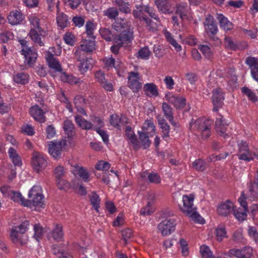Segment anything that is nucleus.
I'll use <instances>...</instances> for the list:
<instances>
[{
    "label": "nucleus",
    "mask_w": 258,
    "mask_h": 258,
    "mask_svg": "<svg viewBox=\"0 0 258 258\" xmlns=\"http://www.w3.org/2000/svg\"><path fill=\"white\" fill-rule=\"evenodd\" d=\"M114 29L119 34L115 35L114 43L122 45L131 43L134 38L133 31L131 24L123 20H117L112 25Z\"/></svg>",
    "instance_id": "f257e3e1"
},
{
    "label": "nucleus",
    "mask_w": 258,
    "mask_h": 258,
    "mask_svg": "<svg viewBox=\"0 0 258 258\" xmlns=\"http://www.w3.org/2000/svg\"><path fill=\"white\" fill-rule=\"evenodd\" d=\"M28 197L25 202V207L32 208V207L45 208L44 196L43 194L41 186L34 185L29 190Z\"/></svg>",
    "instance_id": "f03ea898"
},
{
    "label": "nucleus",
    "mask_w": 258,
    "mask_h": 258,
    "mask_svg": "<svg viewBox=\"0 0 258 258\" xmlns=\"http://www.w3.org/2000/svg\"><path fill=\"white\" fill-rule=\"evenodd\" d=\"M18 41L23 47L21 53L24 56L25 62L29 67H32L36 62L37 57V52L28 47V42L26 40L19 39Z\"/></svg>",
    "instance_id": "7ed1b4c3"
},
{
    "label": "nucleus",
    "mask_w": 258,
    "mask_h": 258,
    "mask_svg": "<svg viewBox=\"0 0 258 258\" xmlns=\"http://www.w3.org/2000/svg\"><path fill=\"white\" fill-rule=\"evenodd\" d=\"M29 225V221L25 220L22 222L19 226H14L12 227L10 233V238L14 243H21V245L23 244L21 240V236L26 232Z\"/></svg>",
    "instance_id": "20e7f679"
},
{
    "label": "nucleus",
    "mask_w": 258,
    "mask_h": 258,
    "mask_svg": "<svg viewBox=\"0 0 258 258\" xmlns=\"http://www.w3.org/2000/svg\"><path fill=\"white\" fill-rule=\"evenodd\" d=\"M31 164L34 170L39 173L45 169L47 161L43 154L34 151L32 153Z\"/></svg>",
    "instance_id": "39448f33"
},
{
    "label": "nucleus",
    "mask_w": 258,
    "mask_h": 258,
    "mask_svg": "<svg viewBox=\"0 0 258 258\" xmlns=\"http://www.w3.org/2000/svg\"><path fill=\"white\" fill-rule=\"evenodd\" d=\"M176 226L174 219H166L158 224L157 229L163 236H168L175 231Z\"/></svg>",
    "instance_id": "423d86ee"
},
{
    "label": "nucleus",
    "mask_w": 258,
    "mask_h": 258,
    "mask_svg": "<svg viewBox=\"0 0 258 258\" xmlns=\"http://www.w3.org/2000/svg\"><path fill=\"white\" fill-rule=\"evenodd\" d=\"M204 24L205 32L210 38L214 41L219 42V39L215 36L217 33L218 29L213 17L211 15H209L206 17Z\"/></svg>",
    "instance_id": "0eeeda50"
},
{
    "label": "nucleus",
    "mask_w": 258,
    "mask_h": 258,
    "mask_svg": "<svg viewBox=\"0 0 258 258\" xmlns=\"http://www.w3.org/2000/svg\"><path fill=\"white\" fill-rule=\"evenodd\" d=\"M67 145V141L64 140L59 141L54 140L49 144L48 152L50 155L55 159H59L61 156L62 148Z\"/></svg>",
    "instance_id": "6e6552de"
},
{
    "label": "nucleus",
    "mask_w": 258,
    "mask_h": 258,
    "mask_svg": "<svg viewBox=\"0 0 258 258\" xmlns=\"http://www.w3.org/2000/svg\"><path fill=\"white\" fill-rule=\"evenodd\" d=\"M46 111L37 104L31 106L29 109V113L35 121L42 123L46 121Z\"/></svg>",
    "instance_id": "1a4fd4ad"
},
{
    "label": "nucleus",
    "mask_w": 258,
    "mask_h": 258,
    "mask_svg": "<svg viewBox=\"0 0 258 258\" xmlns=\"http://www.w3.org/2000/svg\"><path fill=\"white\" fill-rule=\"evenodd\" d=\"M228 124L229 123L221 114H217L215 121L216 131L219 136L226 139L229 137L228 135L226 133Z\"/></svg>",
    "instance_id": "9d476101"
},
{
    "label": "nucleus",
    "mask_w": 258,
    "mask_h": 258,
    "mask_svg": "<svg viewBox=\"0 0 258 258\" xmlns=\"http://www.w3.org/2000/svg\"><path fill=\"white\" fill-rule=\"evenodd\" d=\"M166 99L177 109H183L186 104V99L185 97L176 95L172 92H169L165 95Z\"/></svg>",
    "instance_id": "9b49d317"
},
{
    "label": "nucleus",
    "mask_w": 258,
    "mask_h": 258,
    "mask_svg": "<svg viewBox=\"0 0 258 258\" xmlns=\"http://www.w3.org/2000/svg\"><path fill=\"white\" fill-rule=\"evenodd\" d=\"M29 21L30 23V29H34L39 32L41 36H45L47 35V27L43 21L36 16H31Z\"/></svg>",
    "instance_id": "f8f14e48"
},
{
    "label": "nucleus",
    "mask_w": 258,
    "mask_h": 258,
    "mask_svg": "<svg viewBox=\"0 0 258 258\" xmlns=\"http://www.w3.org/2000/svg\"><path fill=\"white\" fill-rule=\"evenodd\" d=\"M139 73L131 72L128 76V87L134 93H137L142 88V83L140 81Z\"/></svg>",
    "instance_id": "ddd939ff"
},
{
    "label": "nucleus",
    "mask_w": 258,
    "mask_h": 258,
    "mask_svg": "<svg viewBox=\"0 0 258 258\" xmlns=\"http://www.w3.org/2000/svg\"><path fill=\"white\" fill-rule=\"evenodd\" d=\"M239 150L237 154L239 160L249 162L252 160V152L249 150L247 144L241 141L238 145Z\"/></svg>",
    "instance_id": "4468645a"
},
{
    "label": "nucleus",
    "mask_w": 258,
    "mask_h": 258,
    "mask_svg": "<svg viewBox=\"0 0 258 258\" xmlns=\"http://www.w3.org/2000/svg\"><path fill=\"white\" fill-rule=\"evenodd\" d=\"M212 93L213 110L214 112H217L223 105V101L224 100V93L220 88L214 89Z\"/></svg>",
    "instance_id": "2eb2a0df"
},
{
    "label": "nucleus",
    "mask_w": 258,
    "mask_h": 258,
    "mask_svg": "<svg viewBox=\"0 0 258 258\" xmlns=\"http://www.w3.org/2000/svg\"><path fill=\"white\" fill-rule=\"evenodd\" d=\"M95 49V40L84 39L75 52V55H86V53L91 52Z\"/></svg>",
    "instance_id": "dca6fc26"
},
{
    "label": "nucleus",
    "mask_w": 258,
    "mask_h": 258,
    "mask_svg": "<svg viewBox=\"0 0 258 258\" xmlns=\"http://www.w3.org/2000/svg\"><path fill=\"white\" fill-rule=\"evenodd\" d=\"M224 43L226 48L231 50H244L246 48L247 44L244 42L234 41L230 37H225Z\"/></svg>",
    "instance_id": "f3484780"
},
{
    "label": "nucleus",
    "mask_w": 258,
    "mask_h": 258,
    "mask_svg": "<svg viewBox=\"0 0 258 258\" xmlns=\"http://www.w3.org/2000/svg\"><path fill=\"white\" fill-rule=\"evenodd\" d=\"M77 61H80L78 66L79 70L81 74H84L92 67L91 60L92 59L87 57L86 55H75Z\"/></svg>",
    "instance_id": "a211bd4d"
},
{
    "label": "nucleus",
    "mask_w": 258,
    "mask_h": 258,
    "mask_svg": "<svg viewBox=\"0 0 258 258\" xmlns=\"http://www.w3.org/2000/svg\"><path fill=\"white\" fill-rule=\"evenodd\" d=\"M229 253L237 258H250L252 254V249L249 246H245L242 249H232Z\"/></svg>",
    "instance_id": "6ab92c4d"
},
{
    "label": "nucleus",
    "mask_w": 258,
    "mask_h": 258,
    "mask_svg": "<svg viewBox=\"0 0 258 258\" xmlns=\"http://www.w3.org/2000/svg\"><path fill=\"white\" fill-rule=\"evenodd\" d=\"M95 77L97 82H98L102 87L107 91H112L113 89L112 84L108 81L105 78L104 73L101 71H98L95 74Z\"/></svg>",
    "instance_id": "aec40b11"
},
{
    "label": "nucleus",
    "mask_w": 258,
    "mask_h": 258,
    "mask_svg": "<svg viewBox=\"0 0 258 258\" xmlns=\"http://www.w3.org/2000/svg\"><path fill=\"white\" fill-rule=\"evenodd\" d=\"M155 4L158 11L163 14H171L173 12V10L171 9V3L170 1L155 0Z\"/></svg>",
    "instance_id": "412c9836"
},
{
    "label": "nucleus",
    "mask_w": 258,
    "mask_h": 258,
    "mask_svg": "<svg viewBox=\"0 0 258 258\" xmlns=\"http://www.w3.org/2000/svg\"><path fill=\"white\" fill-rule=\"evenodd\" d=\"M125 135L130 141V143L133 145L134 149L138 150L140 148V145L134 131L130 126H126Z\"/></svg>",
    "instance_id": "4be33fe9"
},
{
    "label": "nucleus",
    "mask_w": 258,
    "mask_h": 258,
    "mask_svg": "<svg viewBox=\"0 0 258 258\" xmlns=\"http://www.w3.org/2000/svg\"><path fill=\"white\" fill-rule=\"evenodd\" d=\"M212 121L205 118H199L195 122H190V127H195L201 132L208 128H211Z\"/></svg>",
    "instance_id": "5701e85b"
},
{
    "label": "nucleus",
    "mask_w": 258,
    "mask_h": 258,
    "mask_svg": "<svg viewBox=\"0 0 258 258\" xmlns=\"http://www.w3.org/2000/svg\"><path fill=\"white\" fill-rule=\"evenodd\" d=\"M175 14L178 15L181 21L187 19L189 8L187 3H181L176 5Z\"/></svg>",
    "instance_id": "b1692460"
},
{
    "label": "nucleus",
    "mask_w": 258,
    "mask_h": 258,
    "mask_svg": "<svg viewBox=\"0 0 258 258\" xmlns=\"http://www.w3.org/2000/svg\"><path fill=\"white\" fill-rule=\"evenodd\" d=\"M46 60L48 67L54 70L57 72H61L62 71V67L59 62V61L56 59L54 55L49 52L46 56Z\"/></svg>",
    "instance_id": "393cba45"
},
{
    "label": "nucleus",
    "mask_w": 258,
    "mask_h": 258,
    "mask_svg": "<svg viewBox=\"0 0 258 258\" xmlns=\"http://www.w3.org/2000/svg\"><path fill=\"white\" fill-rule=\"evenodd\" d=\"M24 19L23 14L17 10L11 11L8 16L9 23L12 25H16L20 24Z\"/></svg>",
    "instance_id": "a878e982"
},
{
    "label": "nucleus",
    "mask_w": 258,
    "mask_h": 258,
    "mask_svg": "<svg viewBox=\"0 0 258 258\" xmlns=\"http://www.w3.org/2000/svg\"><path fill=\"white\" fill-rule=\"evenodd\" d=\"M75 176L79 177L83 181L88 182L90 180V175L87 169L77 166L73 171Z\"/></svg>",
    "instance_id": "bb28decb"
},
{
    "label": "nucleus",
    "mask_w": 258,
    "mask_h": 258,
    "mask_svg": "<svg viewBox=\"0 0 258 258\" xmlns=\"http://www.w3.org/2000/svg\"><path fill=\"white\" fill-rule=\"evenodd\" d=\"M158 123L162 130L161 137L164 140L167 141L170 136V127L164 118L159 119Z\"/></svg>",
    "instance_id": "cd10ccee"
},
{
    "label": "nucleus",
    "mask_w": 258,
    "mask_h": 258,
    "mask_svg": "<svg viewBox=\"0 0 258 258\" xmlns=\"http://www.w3.org/2000/svg\"><path fill=\"white\" fill-rule=\"evenodd\" d=\"M147 11H149V7L147 6H137L136 9L133 12V14L135 18L144 21L145 18H148L146 15Z\"/></svg>",
    "instance_id": "c85d7f7f"
},
{
    "label": "nucleus",
    "mask_w": 258,
    "mask_h": 258,
    "mask_svg": "<svg viewBox=\"0 0 258 258\" xmlns=\"http://www.w3.org/2000/svg\"><path fill=\"white\" fill-rule=\"evenodd\" d=\"M8 153L10 159L15 166H21L22 165L21 158L16 149L13 147H10L8 150Z\"/></svg>",
    "instance_id": "c756f323"
},
{
    "label": "nucleus",
    "mask_w": 258,
    "mask_h": 258,
    "mask_svg": "<svg viewBox=\"0 0 258 258\" xmlns=\"http://www.w3.org/2000/svg\"><path fill=\"white\" fill-rule=\"evenodd\" d=\"M75 120L77 124L81 128L86 130L93 129V124L91 122L87 120L80 115L75 116Z\"/></svg>",
    "instance_id": "7c9ffc66"
},
{
    "label": "nucleus",
    "mask_w": 258,
    "mask_h": 258,
    "mask_svg": "<svg viewBox=\"0 0 258 258\" xmlns=\"http://www.w3.org/2000/svg\"><path fill=\"white\" fill-rule=\"evenodd\" d=\"M56 23L58 27L61 29L69 27L70 24L68 16L63 13L58 12L56 16Z\"/></svg>",
    "instance_id": "2f4dec72"
},
{
    "label": "nucleus",
    "mask_w": 258,
    "mask_h": 258,
    "mask_svg": "<svg viewBox=\"0 0 258 258\" xmlns=\"http://www.w3.org/2000/svg\"><path fill=\"white\" fill-rule=\"evenodd\" d=\"M141 176L143 178L147 177L148 180L150 183L158 184L161 183V178L158 173L155 172L148 173L145 172L141 174Z\"/></svg>",
    "instance_id": "473e14b6"
},
{
    "label": "nucleus",
    "mask_w": 258,
    "mask_h": 258,
    "mask_svg": "<svg viewBox=\"0 0 258 258\" xmlns=\"http://www.w3.org/2000/svg\"><path fill=\"white\" fill-rule=\"evenodd\" d=\"M62 127L65 134L69 138H72L75 135L74 124L71 120H65L63 122Z\"/></svg>",
    "instance_id": "72a5a7b5"
},
{
    "label": "nucleus",
    "mask_w": 258,
    "mask_h": 258,
    "mask_svg": "<svg viewBox=\"0 0 258 258\" xmlns=\"http://www.w3.org/2000/svg\"><path fill=\"white\" fill-rule=\"evenodd\" d=\"M143 90L148 96H157L159 94L157 86L153 83L145 84Z\"/></svg>",
    "instance_id": "f704fd0d"
},
{
    "label": "nucleus",
    "mask_w": 258,
    "mask_h": 258,
    "mask_svg": "<svg viewBox=\"0 0 258 258\" xmlns=\"http://www.w3.org/2000/svg\"><path fill=\"white\" fill-rule=\"evenodd\" d=\"M29 76L25 72L17 73L13 76L14 81L18 84L26 85L29 82Z\"/></svg>",
    "instance_id": "c9c22d12"
},
{
    "label": "nucleus",
    "mask_w": 258,
    "mask_h": 258,
    "mask_svg": "<svg viewBox=\"0 0 258 258\" xmlns=\"http://www.w3.org/2000/svg\"><path fill=\"white\" fill-rule=\"evenodd\" d=\"M96 25L91 20L86 22L85 25V33L87 37L95 40L96 37L94 35V31L96 29Z\"/></svg>",
    "instance_id": "e433bc0d"
},
{
    "label": "nucleus",
    "mask_w": 258,
    "mask_h": 258,
    "mask_svg": "<svg viewBox=\"0 0 258 258\" xmlns=\"http://www.w3.org/2000/svg\"><path fill=\"white\" fill-rule=\"evenodd\" d=\"M28 35L35 45H39V46H44V43L41 40L40 36L41 35L38 31L34 29H30Z\"/></svg>",
    "instance_id": "4c0bfd02"
},
{
    "label": "nucleus",
    "mask_w": 258,
    "mask_h": 258,
    "mask_svg": "<svg viewBox=\"0 0 258 258\" xmlns=\"http://www.w3.org/2000/svg\"><path fill=\"white\" fill-rule=\"evenodd\" d=\"M51 234L53 239L57 241H60L63 236L62 226L60 224H56Z\"/></svg>",
    "instance_id": "58836bf2"
},
{
    "label": "nucleus",
    "mask_w": 258,
    "mask_h": 258,
    "mask_svg": "<svg viewBox=\"0 0 258 258\" xmlns=\"http://www.w3.org/2000/svg\"><path fill=\"white\" fill-rule=\"evenodd\" d=\"M221 28L225 31L230 30L232 29L233 25L228 19L222 14L218 15L217 18Z\"/></svg>",
    "instance_id": "ea45409f"
},
{
    "label": "nucleus",
    "mask_w": 258,
    "mask_h": 258,
    "mask_svg": "<svg viewBox=\"0 0 258 258\" xmlns=\"http://www.w3.org/2000/svg\"><path fill=\"white\" fill-rule=\"evenodd\" d=\"M195 196L192 194L189 195H183L182 197V202L184 207L186 210H197V208L194 206V201Z\"/></svg>",
    "instance_id": "a19ab883"
},
{
    "label": "nucleus",
    "mask_w": 258,
    "mask_h": 258,
    "mask_svg": "<svg viewBox=\"0 0 258 258\" xmlns=\"http://www.w3.org/2000/svg\"><path fill=\"white\" fill-rule=\"evenodd\" d=\"M99 34L102 38L107 41H113L114 42V39L116 34L108 28H103L99 30Z\"/></svg>",
    "instance_id": "79ce46f5"
},
{
    "label": "nucleus",
    "mask_w": 258,
    "mask_h": 258,
    "mask_svg": "<svg viewBox=\"0 0 258 258\" xmlns=\"http://www.w3.org/2000/svg\"><path fill=\"white\" fill-rule=\"evenodd\" d=\"M60 80L64 83L73 85L76 84L79 82V79L72 75L68 74L66 73H62L60 76Z\"/></svg>",
    "instance_id": "37998d69"
},
{
    "label": "nucleus",
    "mask_w": 258,
    "mask_h": 258,
    "mask_svg": "<svg viewBox=\"0 0 258 258\" xmlns=\"http://www.w3.org/2000/svg\"><path fill=\"white\" fill-rule=\"evenodd\" d=\"M139 139L142 143L144 149H148L151 144V141L149 139V136L147 133L144 132L138 131Z\"/></svg>",
    "instance_id": "c03bdc74"
},
{
    "label": "nucleus",
    "mask_w": 258,
    "mask_h": 258,
    "mask_svg": "<svg viewBox=\"0 0 258 258\" xmlns=\"http://www.w3.org/2000/svg\"><path fill=\"white\" fill-rule=\"evenodd\" d=\"M184 213L187 215H189V217L195 222L200 224H204L205 222V220L203 217L197 212V211H183Z\"/></svg>",
    "instance_id": "a18cd8bd"
},
{
    "label": "nucleus",
    "mask_w": 258,
    "mask_h": 258,
    "mask_svg": "<svg viewBox=\"0 0 258 258\" xmlns=\"http://www.w3.org/2000/svg\"><path fill=\"white\" fill-rule=\"evenodd\" d=\"M9 195V198L14 202L20 203L25 207V202L26 199L22 196L20 192L12 190L11 192H10Z\"/></svg>",
    "instance_id": "49530a36"
},
{
    "label": "nucleus",
    "mask_w": 258,
    "mask_h": 258,
    "mask_svg": "<svg viewBox=\"0 0 258 258\" xmlns=\"http://www.w3.org/2000/svg\"><path fill=\"white\" fill-rule=\"evenodd\" d=\"M164 34L167 41L174 47L177 51H180L181 50V46L178 44L169 31L165 30Z\"/></svg>",
    "instance_id": "de8ad7c7"
},
{
    "label": "nucleus",
    "mask_w": 258,
    "mask_h": 258,
    "mask_svg": "<svg viewBox=\"0 0 258 258\" xmlns=\"http://www.w3.org/2000/svg\"><path fill=\"white\" fill-rule=\"evenodd\" d=\"M89 200L94 210H98L100 208L101 199L98 194L92 192L89 195Z\"/></svg>",
    "instance_id": "09e8293b"
},
{
    "label": "nucleus",
    "mask_w": 258,
    "mask_h": 258,
    "mask_svg": "<svg viewBox=\"0 0 258 258\" xmlns=\"http://www.w3.org/2000/svg\"><path fill=\"white\" fill-rule=\"evenodd\" d=\"M162 110L164 116L169 120L172 121L173 119V109L166 102H163L162 105Z\"/></svg>",
    "instance_id": "8fccbe9b"
},
{
    "label": "nucleus",
    "mask_w": 258,
    "mask_h": 258,
    "mask_svg": "<svg viewBox=\"0 0 258 258\" xmlns=\"http://www.w3.org/2000/svg\"><path fill=\"white\" fill-rule=\"evenodd\" d=\"M116 4L119 7L120 12L125 13H130L131 10L129 7L128 1L125 0H115Z\"/></svg>",
    "instance_id": "3c124183"
},
{
    "label": "nucleus",
    "mask_w": 258,
    "mask_h": 258,
    "mask_svg": "<svg viewBox=\"0 0 258 258\" xmlns=\"http://www.w3.org/2000/svg\"><path fill=\"white\" fill-rule=\"evenodd\" d=\"M215 234L217 240L221 241L224 238L227 237L225 226L224 225L218 226L215 229Z\"/></svg>",
    "instance_id": "603ef678"
},
{
    "label": "nucleus",
    "mask_w": 258,
    "mask_h": 258,
    "mask_svg": "<svg viewBox=\"0 0 258 258\" xmlns=\"http://www.w3.org/2000/svg\"><path fill=\"white\" fill-rule=\"evenodd\" d=\"M242 93L247 97L249 100L252 102H256L258 101V98L255 93L246 87H243L241 88Z\"/></svg>",
    "instance_id": "864d4df0"
},
{
    "label": "nucleus",
    "mask_w": 258,
    "mask_h": 258,
    "mask_svg": "<svg viewBox=\"0 0 258 258\" xmlns=\"http://www.w3.org/2000/svg\"><path fill=\"white\" fill-rule=\"evenodd\" d=\"M151 54L148 46H145L140 49L137 53V57L145 60H147Z\"/></svg>",
    "instance_id": "5fc2aeb1"
},
{
    "label": "nucleus",
    "mask_w": 258,
    "mask_h": 258,
    "mask_svg": "<svg viewBox=\"0 0 258 258\" xmlns=\"http://www.w3.org/2000/svg\"><path fill=\"white\" fill-rule=\"evenodd\" d=\"M142 130L146 131L147 134L154 132L155 126L152 119H147L145 121L142 126Z\"/></svg>",
    "instance_id": "6e6d98bb"
},
{
    "label": "nucleus",
    "mask_w": 258,
    "mask_h": 258,
    "mask_svg": "<svg viewBox=\"0 0 258 258\" xmlns=\"http://www.w3.org/2000/svg\"><path fill=\"white\" fill-rule=\"evenodd\" d=\"M245 63L249 66L251 72L253 71L254 69H258V58L248 56L245 59Z\"/></svg>",
    "instance_id": "4d7b16f0"
},
{
    "label": "nucleus",
    "mask_w": 258,
    "mask_h": 258,
    "mask_svg": "<svg viewBox=\"0 0 258 258\" xmlns=\"http://www.w3.org/2000/svg\"><path fill=\"white\" fill-rule=\"evenodd\" d=\"M192 167L198 171H203L206 168V162L201 159L196 160L192 162Z\"/></svg>",
    "instance_id": "13d9d810"
},
{
    "label": "nucleus",
    "mask_w": 258,
    "mask_h": 258,
    "mask_svg": "<svg viewBox=\"0 0 258 258\" xmlns=\"http://www.w3.org/2000/svg\"><path fill=\"white\" fill-rule=\"evenodd\" d=\"M258 188V171L256 174V178L253 183H251L249 187V190L251 195L252 196L253 199L258 197V192L257 188Z\"/></svg>",
    "instance_id": "bf43d9fd"
},
{
    "label": "nucleus",
    "mask_w": 258,
    "mask_h": 258,
    "mask_svg": "<svg viewBox=\"0 0 258 258\" xmlns=\"http://www.w3.org/2000/svg\"><path fill=\"white\" fill-rule=\"evenodd\" d=\"M121 117L117 114H113L110 115V123L112 126L117 129L120 128V123Z\"/></svg>",
    "instance_id": "052dcab7"
},
{
    "label": "nucleus",
    "mask_w": 258,
    "mask_h": 258,
    "mask_svg": "<svg viewBox=\"0 0 258 258\" xmlns=\"http://www.w3.org/2000/svg\"><path fill=\"white\" fill-rule=\"evenodd\" d=\"M121 232L122 239L124 242V245H126L127 243L128 240L133 236V232L130 228H126L123 229Z\"/></svg>",
    "instance_id": "680f3d73"
},
{
    "label": "nucleus",
    "mask_w": 258,
    "mask_h": 258,
    "mask_svg": "<svg viewBox=\"0 0 258 258\" xmlns=\"http://www.w3.org/2000/svg\"><path fill=\"white\" fill-rule=\"evenodd\" d=\"M200 253L202 258H214L209 247L205 245L200 247Z\"/></svg>",
    "instance_id": "e2e57ef3"
},
{
    "label": "nucleus",
    "mask_w": 258,
    "mask_h": 258,
    "mask_svg": "<svg viewBox=\"0 0 258 258\" xmlns=\"http://www.w3.org/2000/svg\"><path fill=\"white\" fill-rule=\"evenodd\" d=\"M103 12L105 16L111 19L115 18L118 15L117 9L114 7L109 8Z\"/></svg>",
    "instance_id": "0e129e2a"
},
{
    "label": "nucleus",
    "mask_w": 258,
    "mask_h": 258,
    "mask_svg": "<svg viewBox=\"0 0 258 258\" xmlns=\"http://www.w3.org/2000/svg\"><path fill=\"white\" fill-rule=\"evenodd\" d=\"M217 210H235V206L231 201L227 200L225 202H222Z\"/></svg>",
    "instance_id": "69168bd1"
},
{
    "label": "nucleus",
    "mask_w": 258,
    "mask_h": 258,
    "mask_svg": "<svg viewBox=\"0 0 258 258\" xmlns=\"http://www.w3.org/2000/svg\"><path fill=\"white\" fill-rule=\"evenodd\" d=\"M103 61L107 70H109L113 68H115V59L112 56L110 57H105L103 58Z\"/></svg>",
    "instance_id": "338daca9"
},
{
    "label": "nucleus",
    "mask_w": 258,
    "mask_h": 258,
    "mask_svg": "<svg viewBox=\"0 0 258 258\" xmlns=\"http://www.w3.org/2000/svg\"><path fill=\"white\" fill-rule=\"evenodd\" d=\"M93 124V129L101 128L104 126V122L103 119L97 116H93L91 118Z\"/></svg>",
    "instance_id": "774afa93"
}]
</instances>
